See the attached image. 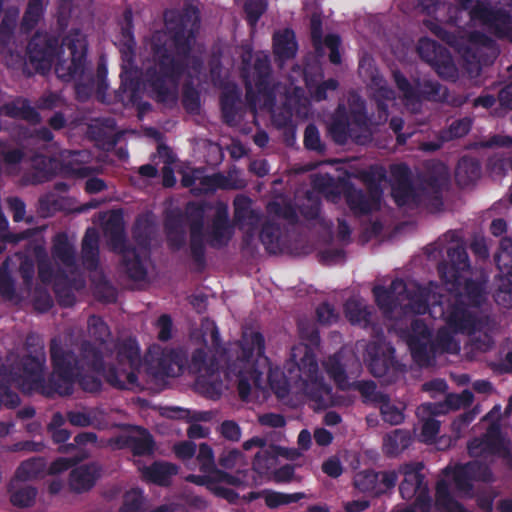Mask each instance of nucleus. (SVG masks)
I'll list each match as a JSON object with an SVG mask.
<instances>
[{"label": "nucleus", "instance_id": "nucleus-56", "mask_svg": "<svg viewBox=\"0 0 512 512\" xmlns=\"http://www.w3.org/2000/svg\"><path fill=\"white\" fill-rule=\"evenodd\" d=\"M354 390H357L365 403L378 404L385 399L387 394L377 391V385L372 380H358L351 384Z\"/></svg>", "mask_w": 512, "mask_h": 512}, {"label": "nucleus", "instance_id": "nucleus-30", "mask_svg": "<svg viewBox=\"0 0 512 512\" xmlns=\"http://www.w3.org/2000/svg\"><path fill=\"white\" fill-rule=\"evenodd\" d=\"M303 393L315 403V408L326 409L332 404V387L323 376L308 380L297 385Z\"/></svg>", "mask_w": 512, "mask_h": 512}, {"label": "nucleus", "instance_id": "nucleus-15", "mask_svg": "<svg viewBox=\"0 0 512 512\" xmlns=\"http://www.w3.org/2000/svg\"><path fill=\"white\" fill-rule=\"evenodd\" d=\"M497 268L501 272L497 276L498 287L493 294L495 302L507 309H512V238L505 236L499 242L498 251L494 256Z\"/></svg>", "mask_w": 512, "mask_h": 512}, {"label": "nucleus", "instance_id": "nucleus-42", "mask_svg": "<svg viewBox=\"0 0 512 512\" xmlns=\"http://www.w3.org/2000/svg\"><path fill=\"white\" fill-rule=\"evenodd\" d=\"M434 506L440 512H468L451 494L449 483L445 479H440L436 483Z\"/></svg>", "mask_w": 512, "mask_h": 512}, {"label": "nucleus", "instance_id": "nucleus-21", "mask_svg": "<svg viewBox=\"0 0 512 512\" xmlns=\"http://www.w3.org/2000/svg\"><path fill=\"white\" fill-rule=\"evenodd\" d=\"M298 371L297 378L292 376V369H288V375L284 376L283 382L275 383L272 376H269L271 388L278 397H284L289 392V382H293L296 386L308 380L322 376L319 372V366L314 353L306 349L303 357L298 363L293 364Z\"/></svg>", "mask_w": 512, "mask_h": 512}, {"label": "nucleus", "instance_id": "nucleus-4", "mask_svg": "<svg viewBox=\"0 0 512 512\" xmlns=\"http://www.w3.org/2000/svg\"><path fill=\"white\" fill-rule=\"evenodd\" d=\"M50 361L53 367L51 381L58 380L56 394L70 396L74 392V385L88 393H98L102 389L101 375L86 373L81 363L77 360V354L70 348L62 345L60 338L54 337L49 344Z\"/></svg>", "mask_w": 512, "mask_h": 512}, {"label": "nucleus", "instance_id": "nucleus-11", "mask_svg": "<svg viewBox=\"0 0 512 512\" xmlns=\"http://www.w3.org/2000/svg\"><path fill=\"white\" fill-rule=\"evenodd\" d=\"M392 77L407 104H421L423 101L441 102L447 98V88L438 81L417 78L410 82L399 70H394Z\"/></svg>", "mask_w": 512, "mask_h": 512}, {"label": "nucleus", "instance_id": "nucleus-51", "mask_svg": "<svg viewBox=\"0 0 512 512\" xmlns=\"http://www.w3.org/2000/svg\"><path fill=\"white\" fill-rule=\"evenodd\" d=\"M303 498H305V494L303 492L284 493L272 489H265L264 495L265 505L269 509H277L284 505L297 503Z\"/></svg>", "mask_w": 512, "mask_h": 512}, {"label": "nucleus", "instance_id": "nucleus-36", "mask_svg": "<svg viewBox=\"0 0 512 512\" xmlns=\"http://www.w3.org/2000/svg\"><path fill=\"white\" fill-rule=\"evenodd\" d=\"M481 172V164L477 159L463 156L455 169V181L461 188L470 187L480 178Z\"/></svg>", "mask_w": 512, "mask_h": 512}, {"label": "nucleus", "instance_id": "nucleus-50", "mask_svg": "<svg viewBox=\"0 0 512 512\" xmlns=\"http://www.w3.org/2000/svg\"><path fill=\"white\" fill-rule=\"evenodd\" d=\"M53 291L61 307H72L76 302L75 294L69 284L68 277L62 272L54 281Z\"/></svg>", "mask_w": 512, "mask_h": 512}, {"label": "nucleus", "instance_id": "nucleus-9", "mask_svg": "<svg viewBox=\"0 0 512 512\" xmlns=\"http://www.w3.org/2000/svg\"><path fill=\"white\" fill-rule=\"evenodd\" d=\"M423 469L422 462L406 463L400 466L399 472L403 475V480L399 484V493L404 500L415 498L414 506L420 512H432V498Z\"/></svg>", "mask_w": 512, "mask_h": 512}, {"label": "nucleus", "instance_id": "nucleus-28", "mask_svg": "<svg viewBox=\"0 0 512 512\" xmlns=\"http://www.w3.org/2000/svg\"><path fill=\"white\" fill-rule=\"evenodd\" d=\"M139 470L145 482L160 487H169L172 484L173 477L179 472V466L171 462L156 460Z\"/></svg>", "mask_w": 512, "mask_h": 512}, {"label": "nucleus", "instance_id": "nucleus-14", "mask_svg": "<svg viewBox=\"0 0 512 512\" xmlns=\"http://www.w3.org/2000/svg\"><path fill=\"white\" fill-rule=\"evenodd\" d=\"M103 350H107V345L84 340L80 345L77 360L81 363L82 369L102 375L111 386L124 389L125 383L120 379L117 367L106 366Z\"/></svg>", "mask_w": 512, "mask_h": 512}, {"label": "nucleus", "instance_id": "nucleus-58", "mask_svg": "<svg viewBox=\"0 0 512 512\" xmlns=\"http://www.w3.org/2000/svg\"><path fill=\"white\" fill-rule=\"evenodd\" d=\"M45 462L41 457H32L23 461L16 470L17 478L30 480L37 478L44 470Z\"/></svg>", "mask_w": 512, "mask_h": 512}, {"label": "nucleus", "instance_id": "nucleus-44", "mask_svg": "<svg viewBox=\"0 0 512 512\" xmlns=\"http://www.w3.org/2000/svg\"><path fill=\"white\" fill-rule=\"evenodd\" d=\"M408 430L395 429L383 438V452L388 457H395L407 449L412 443Z\"/></svg>", "mask_w": 512, "mask_h": 512}, {"label": "nucleus", "instance_id": "nucleus-47", "mask_svg": "<svg viewBox=\"0 0 512 512\" xmlns=\"http://www.w3.org/2000/svg\"><path fill=\"white\" fill-rule=\"evenodd\" d=\"M345 316L351 324L368 327L372 320V313L368 306L360 301L349 299L344 305Z\"/></svg>", "mask_w": 512, "mask_h": 512}, {"label": "nucleus", "instance_id": "nucleus-7", "mask_svg": "<svg viewBox=\"0 0 512 512\" xmlns=\"http://www.w3.org/2000/svg\"><path fill=\"white\" fill-rule=\"evenodd\" d=\"M401 336L406 340L413 360L422 367L432 365L437 355L449 352V346L453 342L452 336L442 331H439L433 341L431 330L419 318L413 319L410 327L403 330Z\"/></svg>", "mask_w": 512, "mask_h": 512}, {"label": "nucleus", "instance_id": "nucleus-59", "mask_svg": "<svg viewBox=\"0 0 512 512\" xmlns=\"http://www.w3.org/2000/svg\"><path fill=\"white\" fill-rule=\"evenodd\" d=\"M243 367L244 365L239 363L228 364L225 374L227 377H231L232 375L238 377V394L241 399L245 400L250 395L251 385L249 380L244 375Z\"/></svg>", "mask_w": 512, "mask_h": 512}, {"label": "nucleus", "instance_id": "nucleus-29", "mask_svg": "<svg viewBox=\"0 0 512 512\" xmlns=\"http://www.w3.org/2000/svg\"><path fill=\"white\" fill-rule=\"evenodd\" d=\"M344 197L349 209L355 215H368L373 210H378L381 204V200L372 199L368 191L366 193L351 183L345 186Z\"/></svg>", "mask_w": 512, "mask_h": 512}, {"label": "nucleus", "instance_id": "nucleus-26", "mask_svg": "<svg viewBox=\"0 0 512 512\" xmlns=\"http://www.w3.org/2000/svg\"><path fill=\"white\" fill-rule=\"evenodd\" d=\"M442 7H444V3L439 0H417V10L431 17V19L423 21L424 26L441 41L454 47L458 42L456 34L445 29L436 17L437 12Z\"/></svg>", "mask_w": 512, "mask_h": 512}, {"label": "nucleus", "instance_id": "nucleus-38", "mask_svg": "<svg viewBox=\"0 0 512 512\" xmlns=\"http://www.w3.org/2000/svg\"><path fill=\"white\" fill-rule=\"evenodd\" d=\"M240 348V355L237 356V360L234 363L245 365L251 361L254 355L262 357L265 353L264 336L260 332L244 333L240 342Z\"/></svg>", "mask_w": 512, "mask_h": 512}, {"label": "nucleus", "instance_id": "nucleus-1", "mask_svg": "<svg viewBox=\"0 0 512 512\" xmlns=\"http://www.w3.org/2000/svg\"><path fill=\"white\" fill-rule=\"evenodd\" d=\"M165 30L152 34L150 62L144 71L147 87L158 103L176 99L177 87L189 66L196 21L187 12L168 11Z\"/></svg>", "mask_w": 512, "mask_h": 512}, {"label": "nucleus", "instance_id": "nucleus-43", "mask_svg": "<svg viewBox=\"0 0 512 512\" xmlns=\"http://www.w3.org/2000/svg\"><path fill=\"white\" fill-rule=\"evenodd\" d=\"M386 177V169L381 165H371L368 169L360 172V179L374 200H382V182L386 180Z\"/></svg>", "mask_w": 512, "mask_h": 512}, {"label": "nucleus", "instance_id": "nucleus-5", "mask_svg": "<svg viewBox=\"0 0 512 512\" xmlns=\"http://www.w3.org/2000/svg\"><path fill=\"white\" fill-rule=\"evenodd\" d=\"M369 124L366 101L353 93L348 98V106L344 103L337 105L330 117L327 131L334 143L345 145L349 140L358 142V132L368 129Z\"/></svg>", "mask_w": 512, "mask_h": 512}, {"label": "nucleus", "instance_id": "nucleus-13", "mask_svg": "<svg viewBox=\"0 0 512 512\" xmlns=\"http://www.w3.org/2000/svg\"><path fill=\"white\" fill-rule=\"evenodd\" d=\"M189 367L192 372L199 374L196 380L197 386L203 388L211 397L221 395V365L216 355L208 357L204 348H197L192 352Z\"/></svg>", "mask_w": 512, "mask_h": 512}, {"label": "nucleus", "instance_id": "nucleus-37", "mask_svg": "<svg viewBox=\"0 0 512 512\" xmlns=\"http://www.w3.org/2000/svg\"><path fill=\"white\" fill-rule=\"evenodd\" d=\"M0 112L7 117L22 119L34 124L39 123L41 120L38 111L31 106L26 98H17L14 101L5 103L1 106Z\"/></svg>", "mask_w": 512, "mask_h": 512}, {"label": "nucleus", "instance_id": "nucleus-48", "mask_svg": "<svg viewBox=\"0 0 512 512\" xmlns=\"http://www.w3.org/2000/svg\"><path fill=\"white\" fill-rule=\"evenodd\" d=\"M138 436L132 435L130 451L134 456L151 455L155 449V441L152 434L143 427L137 426Z\"/></svg>", "mask_w": 512, "mask_h": 512}, {"label": "nucleus", "instance_id": "nucleus-27", "mask_svg": "<svg viewBox=\"0 0 512 512\" xmlns=\"http://www.w3.org/2000/svg\"><path fill=\"white\" fill-rule=\"evenodd\" d=\"M407 292V285L400 278L394 279L388 287L375 286L373 295L375 302L384 315H391L404 299V293Z\"/></svg>", "mask_w": 512, "mask_h": 512}, {"label": "nucleus", "instance_id": "nucleus-49", "mask_svg": "<svg viewBox=\"0 0 512 512\" xmlns=\"http://www.w3.org/2000/svg\"><path fill=\"white\" fill-rule=\"evenodd\" d=\"M44 11L43 0H28L20 23L21 30L30 33L40 22Z\"/></svg>", "mask_w": 512, "mask_h": 512}, {"label": "nucleus", "instance_id": "nucleus-31", "mask_svg": "<svg viewBox=\"0 0 512 512\" xmlns=\"http://www.w3.org/2000/svg\"><path fill=\"white\" fill-rule=\"evenodd\" d=\"M488 283L489 276L481 271L475 278H467L464 281L463 293L458 296H461V299L465 297L469 306L479 308L487 300Z\"/></svg>", "mask_w": 512, "mask_h": 512}, {"label": "nucleus", "instance_id": "nucleus-25", "mask_svg": "<svg viewBox=\"0 0 512 512\" xmlns=\"http://www.w3.org/2000/svg\"><path fill=\"white\" fill-rule=\"evenodd\" d=\"M310 36L317 56H324V47H326L330 50L329 61L334 65L341 64L342 59L339 51L341 38L338 34H328L323 39L322 20L316 14H313L310 19Z\"/></svg>", "mask_w": 512, "mask_h": 512}, {"label": "nucleus", "instance_id": "nucleus-22", "mask_svg": "<svg viewBox=\"0 0 512 512\" xmlns=\"http://www.w3.org/2000/svg\"><path fill=\"white\" fill-rule=\"evenodd\" d=\"M471 268L469 256L463 245L457 244L447 249V260L438 264L437 270L440 279L453 287L460 286L461 273Z\"/></svg>", "mask_w": 512, "mask_h": 512}, {"label": "nucleus", "instance_id": "nucleus-23", "mask_svg": "<svg viewBox=\"0 0 512 512\" xmlns=\"http://www.w3.org/2000/svg\"><path fill=\"white\" fill-rule=\"evenodd\" d=\"M233 234L234 228L229 219L228 206L226 203L218 201L215 205L210 229L207 232L206 242L211 248L222 249L229 244Z\"/></svg>", "mask_w": 512, "mask_h": 512}, {"label": "nucleus", "instance_id": "nucleus-33", "mask_svg": "<svg viewBox=\"0 0 512 512\" xmlns=\"http://www.w3.org/2000/svg\"><path fill=\"white\" fill-rule=\"evenodd\" d=\"M164 229L169 248L172 251L181 250L186 243L184 215L181 212L168 214L164 221Z\"/></svg>", "mask_w": 512, "mask_h": 512}, {"label": "nucleus", "instance_id": "nucleus-57", "mask_svg": "<svg viewBox=\"0 0 512 512\" xmlns=\"http://www.w3.org/2000/svg\"><path fill=\"white\" fill-rule=\"evenodd\" d=\"M277 447L270 446L267 449L260 450L254 457L252 462L253 470L259 474L268 473L276 464Z\"/></svg>", "mask_w": 512, "mask_h": 512}, {"label": "nucleus", "instance_id": "nucleus-61", "mask_svg": "<svg viewBox=\"0 0 512 512\" xmlns=\"http://www.w3.org/2000/svg\"><path fill=\"white\" fill-rule=\"evenodd\" d=\"M36 496V488L32 486H25L11 493L10 502L15 507L27 508L34 504Z\"/></svg>", "mask_w": 512, "mask_h": 512}, {"label": "nucleus", "instance_id": "nucleus-10", "mask_svg": "<svg viewBox=\"0 0 512 512\" xmlns=\"http://www.w3.org/2000/svg\"><path fill=\"white\" fill-rule=\"evenodd\" d=\"M46 364V353L40 355L26 354L20 360L22 372L21 388L27 393H39L46 397L56 395V384L58 380L51 381L53 371L47 379L44 377Z\"/></svg>", "mask_w": 512, "mask_h": 512}, {"label": "nucleus", "instance_id": "nucleus-52", "mask_svg": "<svg viewBox=\"0 0 512 512\" xmlns=\"http://www.w3.org/2000/svg\"><path fill=\"white\" fill-rule=\"evenodd\" d=\"M120 79V88L124 92H130L131 96H134L138 93L140 89V78L139 69L136 63L131 65L121 64Z\"/></svg>", "mask_w": 512, "mask_h": 512}, {"label": "nucleus", "instance_id": "nucleus-6", "mask_svg": "<svg viewBox=\"0 0 512 512\" xmlns=\"http://www.w3.org/2000/svg\"><path fill=\"white\" fill-rule=\"evenodd\" d=\"M241 77L246 90V100L250 105L255 106L257 102H262V107L267 110L275 107L276 84L268 55H257L251 68L249 61L243 58Z\"/></svg>", "mask_w": 512, "mask_h": 512}, {"label": "nucleus", "instance_id": "nucleus-2", "mask_svg": "<svg viewBox=\"0 0 512 512\" xmlns=\"http://www.w3.org/2000/svg\"><path fill=\"white\" fill-rule=\"evenodd\" d=\"M57 32L36 31L27 45V55L35 71L48 73L55 60V73L63 82L84 75L88 64V41L79 28H72L64 37L66 24L58 19Z\"/></svg>", "mask_w": 512, "mask_h": 512}, {"label": "nucleus", "instance_id": "nucleus-18", "mask_svg": "<svg viewBox=\"0 0 512 512\" xmlns=\"http://www.w3.org/2000/svg\"><path fill=\"white\" fill-rule=\"evenodd\" d=\"M417 51L420 58L428 63L439 77L451 81L457 79L458 69L447 48L430 38L423 37L418 41Z\"/></svg>", "mask_w": 512, "mask_h": 512}, {"label": "nucleus", "instance_id": "nucleus-55", "mask_svg": "<svg viewBox=\"0 0 512 512\" xmlns=\"http://www.w3.org/2000/svg\"><path fill=\"white\" fill-rule=\"evenodd\" d=\"M379 473L373 469L362 470L354 476V486L363 493L377 496V481Z\"/></svg>", "mask_w": 512, "mask_h": 512}, {"label": "nucleus", "instance_id": "nucleus-63", "mask_svg": "<svg viewBox=\"0 0 512 512\" xmlns=\"http://www.w3.org/2000/svg\"><path fill=\"white\" fill-rule=\"evenodd\" d=\"M472 127V121L468 117L454 120L447 130L442 132L443 140H453L467 135Z\"/></svg>", "mask_w": 512, "mask_h": 512}, {"label": "nucleus", "instance_id": "nucleus-41", "mask_svg": "<svg viewBox=\"0 0 512 512\" xmlns=\"http://www.w3.org/2000/svg\"><path fill=\"white\" fill-rule=\"evenodd\" d=\"M97 477L96 467L92 464H84L71 470L69 486L77 493L86 492L95 485Z\"/></svg>", "mask_w": 512, "mask_h": 512}, {"label": "nucleus", "instance_id": "nucleus-3", "mask_svg": "<svg viewBox=\"0 0 512 512\" xmlns=\"http://www.w3.org/2000/svg\"><path fill=\"white\" fill-rule=\"evenodd\" d=\"M391 196L398 207L423 208L430 213L443 210V192L450 184L448 167L440 160H428L412 182V172L406 163L390 166Z\"/></svg>", "mask_w": 512, "mask_h": 512}, {"label": "nucleus", "instance_id": "nucleus-8", "mask_svg": "<svg viewBox=\"0 0 512 512\" xmlns=\"http://www.w3.org/2000/svg\"><path fill=\"white\" fill-rule=\"evenodd\" d=\"M104 234L110 249L122 256V266L127 276L134 281H142L147 270L141 257L127 240L125 222L121 210H113L104 224Z\"/></svg>", "mask_w": 512, "mask_h": 512}, {"label": "nucleus", "instance_id": "nucleus-60", "mask_svg": "<svg viewBox=\"0 0 512 512\" xmlns=\"http://www.w3.org/2000/svg\"><path fill=\"white\" fill-rule=\"evenodd\" d=\"M304 147L318 154H323L326 150L325 144L321 141L320 133L317 126L310 123L304 130Z\"/></svg>", "mask_w": 512, "mask_h": 512}, {"label": "nucleus", "instance_id": "nucleus-53", "mask_svg": "<svg viewBox=\"0 0 512 512\" xmlns=\"http://www.w3.org/2000/svg\"><path fill=\"white\" fill-rule=\"evenodd\" d=\"M324 367L327 374L334 380L340 389H345L348 386V376L346 369L341 362L339 355L334 354L329 356L324 362Z\"/></svg>", "mask_w": 512, "mask_h": 512}, {"label": "nucleus", "instance_id": "nucleus-12", "mask_svg": "<svg viewBox=\"0 0 512 512\" xmlns=\"http://www.w3.org/2000/svg\"><path fill=\"white\" fill-rule=\"evenodd\" d=\"M470 19L478 22L497 39L512 41V15L502 7H493L483 1H476L469 11Z\"/></svg>", "mask_w": 512, "mask_h": 512}, {"label": "nucleus", "instance_id": "nucleus-17", "mask_svg": "<svg viewBox=\"0 0 512 512\" xmlns=\"http://www.w3.org/2000/svg\"><path fill=\"white\" fill-rule=\"evenodd\" d=\"M148 370L156 377H177L184 371L187 355L181 349L149 348L145 357Z\"/></svg>", "mask_w": 512, "mask_h": 512}, {"label": "nucleus", "instance_id": "nucleus-34", "mask_svg": "<svg viewBox=\"0 0 512 512\" xmlns=\"http://www.w3.org/2000/svg\"><path fill=\"white\" fill-rule=\"evenodd\" d=\"M298 51V43L292 29L286 28L273 35V54L275 59L286 62L293 59Z\"/></svg>", "mask_w": 512, "mask_h": 512}, {"label": "nucleus", "instance_id": "nucleus-40", "mask_svg": "<svg viewBox=\"0 0 512 512\" xmlns=\"http://www.w3.org/2000/svg\"><path fill=\"white\" fill-rule=\"evenodd\" d=\"M241 107V93L236 87L225 89L220 95V108L223 121L233 126L237 123Z\"/></svg>", "mask_w": 512, "mask_h": 512}, {"label": "nucleus", "instance_id": "nucleus-39", "mask_svg": "<svg viewBox=\"0 0 512 512\" xmlns=\"http://www.w3.org/2000/svg\"><path fill=\"white\" fill-rule=\"evenodd\" d=\"M81 259L83 266L89 271H95L99 266V235L94 228H88L84 234Z\"/></svg>", "mask_w": 512, "mask_h": 512}, {"label": "nucleus", "instance_id": "nucleus-64", "mask_svg": "<svg viewBox=\"0 0 512 512\" xmlns=\"http://www.w3.org/2000/svg\"><path fill=\"white\" fill-rule=\"evenodd\" d=\"M143 504L142 492L138 489H131L123 496L120 512H139Z\"/></svg>", "mask_w": 512, "mask_h": 512}, {"label": "nucleus", "instance_id": "nucleus-35", "mask_svg": "<svg viewBox=\"0 0 512 512\" xmlns=\"http://www.w3.org/2000/svg\"><path fill=\"white\" fill-rule=\"evenodd\" d=\"M30 163L34 170L32 174L33 184H40L51 180L60 168L59 159L41 153L32 155Z\"/></svg>", "mask_w": 512, "mask_h": 512}, {"label": "nucleus", "instance_id": "nucleus-45", "mask_svg": "<svg viewBox=\"0 0 512 512\" xmlns=\"http://www.w3.org/2000/svg\"><path fill=\"white\" fill-rule=\"evenodd\" d=\"M52 255L67 268H71L76 265L75 248L69 242L65 233L56 235L52 247Z\"/></svg>", "mask_w": 512, "mask_h": 512}, {"label": "nucleus", "instance_id": "nucleus-20", "mask_svg": "<svg viewBox=\"0 0 512 512\" xmlns=\"http://www.w3.org/2000/svg\"><path fill=\"white\" fill-rule=\"evenodd\" d=\"M461 296H457L443 313L448 328L454 333L472 335L480 329L481 321L475 312L469 310Z\"/></svg>", "mask_w": 512, "mask_h": 512}, {"label": "nucleus", "instance_id": "nucleus-24", "mask_svg": "<svg viewBox=\"0 0 512 512\" xmlns=\"http://www.w3.org/2000/svg\"><path fill=\"white\" fill-rule=\"evenodd\" d=\"M91 160L92 154L86 149L62 150L59 153V170L67 177L88 178L95 172V169L88 165Z\"/></svg>", "mask_w": 512, "mask_h": 512}, {"label": "nucleus", "instance_id": "nucleus-46", "mask_svg": "<svg viewBox=\"0 0 512 512\" xmlns=\"http://www.w3.org/2000/svg\"><path fill=\"white\" fill-rule=\"evenodd\" d=\"M259 239L268 253L277 254L281 251L280 225L273 221H266L260 230Z\"/></svg>", "mask_w": 512, "mask_h": 512}, {"label": "nucleus", "instance_id": "nucleus-54", "mask_svg": "<svg viewBox=\"0 0 512 512\" xmlns=\"http://www.w3.org/2000/svg\"><path fill=\"white\" fill-rule=\"evenodd\" d=\"M466 469V465L464 464H458L454 468L446 467L443 470V473L445 475L452 474L453 481L455 484V488L457 491L465 493V494H471L473 490V484L472 479Z\"/></svg>", "mask_w": 512, "mask_h": 512}, {"label": "nucleus", "instance_id": "nucleus-19", "mask_svg": "<svg viewBox=\"0 0 512 512\" xmlns=\"http://www.w3.org/2000/svg\"><path fill=\"white\" fill-rule=\"evenodd\" d=\"M118 374L125 388L137 384L138 372L142 365L140 347L135 338L129 337L115 344Z\"/></svg>", "mask_w": 512, "mask_h": 512}, {"label": "nucleus", "instance_id": "nucleus-62", "mask_svg": "<svg viewBox=\"0 0 512 512\" xmlns=\"http://www.w3.org/2000/svg\"><path fill=\"white\" fill-rule=\"evenodd\" d=\"M382 419L390 423L391 425H398L403 422L404 414L403 411L391 403L388 395L385 399L378 403Z\"/></svg>", "mask_w": 512, "mask_h": 512}, {"label": "nucleus", "instance_id": "nucleus-16", "mask_svg": "<svg viewBox=\"0 0 512 512\" xmlns=\"http://www.w3.org/2000/svg\"><path fill=\"white\" fill-rule=\"evenodd\" d=\"M367 366L376 378H382L386 383L395 382L399 375L405 372V366L395 357V348L384 349L380 344L371 343L367 346Z\"/></svg>", "mask_w": 512, "mask_h": 512}, {"label": "nucleus", "instance_id": "nucleus-32", "mask_svg": "<svg viewBox=\"0 0 512 512\" xmlns=\"http://www.w3.org/2000/svg\"><path fill=\"white\" fill-rule=\"evenodd\" d=\"M189 250L190 256L198 271L206 267V244L204 239V220L189 223Z\"/></svg>", "mask_w": 512, "mask_h": 512}]
</instances>
